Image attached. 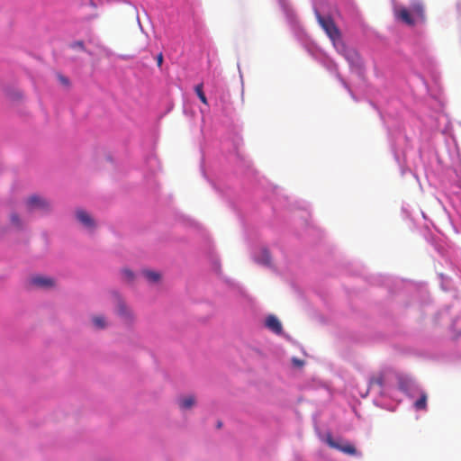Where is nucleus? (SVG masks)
<instances>
[{
	"label": "nucleus",
	"mask_w": 461,
	"mask_h": 461,
	"mask_svg": "<svg viewBox=\"0 0 461 461\" xmlns=\"http://www.w3.org/2000/svg\"><path fill=\"white\" fill-rule=\"evenodd\" d=\"M394 15L402 23L409 26H414L418 23L426 21L425 5L420 0H412L410 7H397L394 10Z\"/></svg>",
	"instance_id": "nucleus-1"
},
{
	"label": "nucleus",
	"mask_w": 461,
	"mask_h": 461,
	"mask_svg": "<svg viewBox=\"0 0 461 461\" xmlns=\"http://www.w3.org/2000/svg\"><path fill=\"white\" fill-rule=\"evenodd\" d=\"M317 20L334 44L341 41L340 31L330 17H322L319 13H317Z\"/></svg>",
	"instance_id": "nucleus-2"
},
{
	"label": "nucleus",
	"mask_w": 461,
	"mask_h": 461,
	"mask_svg": "<svg viewBox=\"0 0 461 461\" xmlns=\"http://www.w3.org/2000/svg\"><path fill=\"white\" fill-rule=\"evenodd\" d=\"M26 209L28 212H33L35 210L46 212L50 210V203L39 195H32L30 196L25 203Z\"/></svg>",
	"instance_id": "nucleus-3"
},
{
	"label": "nucleus",
	"mask_w": 461,
	"mask_h": 461,
	"mask_svg": "<svg viewBox=\"0 0 461 461\" xmlns=\"http://www.w3.org/2000/svg\"><path fill=\"white\" fill-rule=\"evenodd\" d=\"M116 313L126 322L132 323L134 321V314L125 303L119 299L116 307Z\"/></svg>",
	"instance_id": "nucleus-4"
},
{
	"label": "nucleus",
	"mask_w": 461,
	"mask_h": 461,
	"mask_svg": "<svg viewBox=\"0 0 461 461\" xmlns=\"http://www.w3.org/2000/svg\"><path fill=\"white\" fill-rule=\"evenodd\" d=\"M327 442H328L329 446L331 447L332 448H336L345 454L351 455V456H354L357 454L356 447L349 442H340L339 443V442L333 440L331 437L328 438Z\"/></svg>",
	"instance_id": "nucleus-5"
},
{
	"label": "nucleus",
	"mask_w": 461,
	"mask_h": 461,
	"mask_svg": "<svg viewBox=\"0 0 461 461\" xmlns=\"http://www.w3.org/2000/svg\"><path fill=\"white\" fill-rule=\"evenodd\" d=\"M76 217L77 221L83 224L86 228L90 230H93L95 228V221L92 218V216L83 209H78L76 211Z\"/></svg>",
	"instance_id": "nucleus-6"
},
{
	"label": "nucleus",
	"mask_w": 461,
	"mask_h": 461,
	"mask_svg": "<svg viewBox=\"0 0 461 461\" xmlns=\"http://www.w3.org/2000/svg\"><path fill=\"white\" fill-rule=\"evenodd\" d=\"M31 283L32 285L39 288H50L54 286V280L52 278L42 276L32 277Z\"/></svg>",
	"instance_id": "nucleus-7"
},
{
	"label": "nucleus",
	"mask_w": 461,
	"mask_h": 461,
	"mask_svg": "<svg viewBox=\"0 0 461 461\" xmlns=\"http://www.w3.org/2000/svg\"><path fill=\"white\" fill-rule=\"evenodd\" d=\"M266 326L276 334H280L282 332V324L275 315H269L266 319Z\"/></svg>",
	"instance_id": "nucleus-8"
},
{
	"label": "nucleus",
	"mask_w": 461,
	"mask_h": 461,
	"mask_svg": "<svg viewBox=\"0 0 461 461\" xmlns=\"http://www.w3.org/2000/svg\"><path fill=\"white\" fill-rule=\"evenodd\" d=\"M92 322L95 329L103 330L107 327V321L103 315H95L92 317Z\"/></svg>",
	"instance_id": "nucleus-9"
},
{
	"label": "nucleus",
	"mask_w": 461,
	"mask_h": 461,
	"mask_svg": "<svg viewBox=\"0 0 461 461\" xmlns=\"http://www.w3.org/2000/svg\"><path fill=\"white\" fill-rule=\"evenodd\" d=\"M195 403V398L193 395L185 396L179 400V406L183 410L192 408Z\"/></svg>",
	"instance_id": "nucleus-10"
},
{
	"label": "nucleus",
	"mask_w": 461,
	"mask_h": 461,
	"mask_svg": "<svg viewBox=\"0 0 461 461\" xmlns=\"http://www.w3.org/2000/svg\"><path fill=\"white\" fill-rule=\"evenodd\" d=\"M142 275L146 277V279L150 283H157L160 280V274L152 270H143Z\"/></svg>",
	"instance_id": "nucleus-11"
},
{
	"label": "nucleus",
	"mask_w": 461,
	"mask_h": 461,
	"mask_svg": "<svg viewBox=\"0 0 461 461\" xmlns=\"http://www.w3.org/2000/svg\"><path fill=\"white\" fill-rule=\"evenodd\" d=\"M257 261L262 265L269 266L271 263V257L267 249H262L260 257L257 258Z\"/></svg>",
	"instance_id": "nucleus-12"
},
{
	"label": "nucleus",
	"mask_w": 461,
	"mask_h": 461,
	"mask_svg": "<svg viewBox=\"0 0 461 461\" xmlns=\"http://www.w3.org/2000/svg\"><path fill=\"white\" fill-rule=\"evenodd\" d=\"M427 394L422 393L420 397L414 402L416 410H426L427 409Z\"/></svg>",
	"instance_id": "nucleus-13"
},
{
	"label": "nucleus",
	"mask_w": 461,
	"mask_h": 461,
	"mask_svg": "<svg viewBox=\"0 0 461 461\" xmlns=\"http://www.w3.org/2000/svg\"><path fill=\"white\" fill-rule=\"evenodd\" d=\"M384 378L383 374L374 375L369 380V385L370 386L377 385L382 388L384 386Z\"/></svg>",
	"instance_id": "nucleus-14"
},
{
	"label": "nucleus",
	"mask_w": 461,
	"mask_h": 461,
	"mask_svg": "<svg viewBox=\"0 0 461 461\" xmlns=\"http://www.w3.org/2000/svg\"><path fill=\"white\" fill-rule=\"evenodd\" d=\"M10 221L14 228L18 230H22L23 228V221L17 213H12L10 216Z\"/></svg>",
	"instance_id": "nucleus-15"
},
{
	"label": "nucleus",
	"mask_w": 461,
	"mask_h": 461,
	"mask_svg": "<svg viewBox=\"0 0 461 461\" xmlns=\"http://www.w3.org/2000/svg\"><path fill=\"white\" fill-rule=\"evenodd\" d=\"M194 91H195L197 96L199 97V99L201 100V102H203L204 104H208L207 98L203 90V84H199V85L195 86Z\"/></svg>",
	"instance_id": "nucleus-16"
},
{
	"label": "nucleus",
	"mask_w": 461,
	"mask_h": 461,
	"mask_svg": "<svg viewBox=\"0 0 461 461\" xmlns=\"http://www.w3.org/2000/svg\"><path fill=\"white\" fill-rule=\"evenodd\" d=\"M122 275L127 281H131L133 279V273L129 269H124L122 271Z\"/></svg>",
	"instance_id": "nucleus-17"
},
{
	"label": "nucleus",
	"mask_w": 461,
	"mask_h": 461,
	"mask_svg": "<svg viewBox=\"0 0 461 461\" xmlns=\"http://www.w3.org/2000/svg\"><path fill=\"white\" fill-rule=\"evenodd\" d=\"M292 362H293L294 366H296V367H302L304 365V361L303 360L296 358V357H294L292 359Z\"/></svg>",
	"instance_id": "nucleus-18"
},
{
	"label": "nucleus",
	"mask_w": 461,
	"mask_h": 461,
	"mask_svg": "<svg viewBox=\"0 0 461 461\" xmlns=\"http://www.w3.org/2000/svg\"><path fill=\"white\" fill-rule=\"evenodd\" d=\"M74 48H78L80 50H85V44L83 41H78L73 43Z\"/></svg>",
	"instance_id": "nucleus-19"
},
{
	"label": "nucleus",
	"mask_w": 461,
	"mask_h": 461,
	"mask_svg": "<svg viewBox=\"0 0 461 461\" xmlns=\"http://www.w3.org/2000/svg\"><path fill=\"white\" fill-rule=\"evenodd\" d=\"M59 79L61 82V84H63L64 86L69 85V80L66 77L60 75V76H59Z\"/></svg>",
	"instance_id": "nucleus-20"
},
{
	"label": "nucleus",
	"mask_w": 461,
	"mask_h": 461,
	"mask_svg": "<svg viewBox=\"0 0 461 461\" xmlns=\"http://www.w3.org/2000/svg\"><path fill=\"white\" fill-rule=\"evenodd\" d=\"M162 63H163V55H162V53H159L157 56V64L158 67H161Z\"/></svg>",
	"instance_id": "nucleus-21"
},
{
	"label": "nucleus",
	"mask_w": 461,
	"mask_h": 461,
	"mask_svg": "<svg viewBox=\"0 0 461 461\" xmlns=\"http://www.w3.org/2000/svg\"><path fill=\"white\" fill-rule=\"evenodd\" d=\"M217 427L221 428V422H218Z\"/></svg>",
	"instance_id": "nucleus-22"
}]
</instances>
